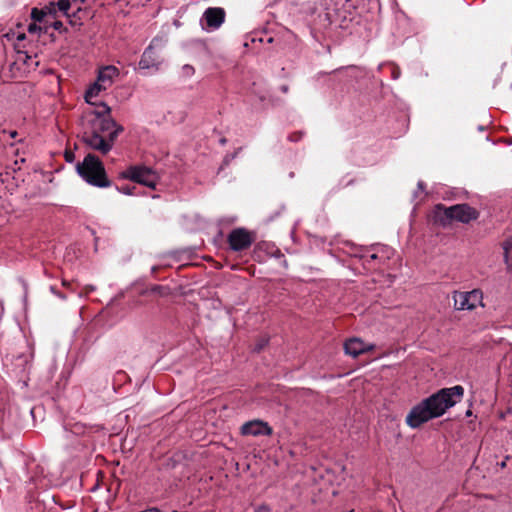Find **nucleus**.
<instances>
[{
  "mask_svg": "<svg viewBox=\"0 0 512 512\" xmlns=\"http://www.w3.org/2000/svg\"><path fill=\"white\" fill-rule=\"evenodd\" d=\"M392 76H393L394 79H398L399 76H400V72L398 70L397 71L394 70L393 73H392Z\"/></svg>",
  "mask_w": 512,
  "mask_h": 512,
  "instance_id": "23",
  "label": "nucleus"
},
{
  "mask_svg": "<svg viewBox=\"0 0 512 512\" xmlns=\"http://www.w3.org/2000/svg\"><path fill=\"white\" fill-rule=\"evenodd\" d=\"M121 176L149 188H155L157 182L156 174L145 166H130L121 173Z\"/></svg>",
  "mask_w": 512,
  "mask_h": 512,
  "instance_id": "6",
  "label": "nucleus"
},
{
  "mask_svg": "<svg viewBox=\"0 0 512 512\" xmlns=\"http://www.w3.org/2000/svg\"><path fill=\"white\" fill-rule=\"evenodd\" d=\"M27 31L30 33V34H40L42 32V29L40 26L37 25V22H32L28 25L27 27Z\"/></svg>",
  "mask_w": 512,
  "mask_h": 512,
  "instance_id": "17",
  "label": "nucleus"
},
{
  "mask_svg": "<svg viewBox=\"0 0 512 512\" xmlns=\"http://www.w3.org/2000/svg\"><path fill=\"white\" fill-rule=\"evenodd\" d=\"M299 138H300V136L295 137V138H294V137H292V136H290V137H289V139H290L291 141H297Z\"/></svg>",
  "mask_w": 512,
  "mask_h": 512,
  "instance_id": "26",
  "label": "nucleus"
},
{
  "mask_svg": "<svg viewBox=\"0 0 512 512\" xmlns=\"http://www.w3.org/2000/svg\"><path fill=\"white\" fill-rule=\"evenodd\" d=\"M500 465H501V467H502V468H504V467L506 466V462H505V461H503V462H501V464H500Z\"/></svg>",
  "mask_w": 512,
  "mask_h": 512,
  "instance_id": "29",
  "label": "nucleus"
},
{
  "mask_svg": "<svg viewBox=\"0 0 512 512\" xmlns=\"http://www.w3.org/2000/svg\"><path fill=\"white\" fill-rule=\"evenodd\" d=\"M161 48V40L157 38L152 39L149 46L145 48L141 55L140 61L138 63L139 69L151 70L153 72L159 71L162 64V58L160 55Z\"/></svg>",
  "mask_w": 512,
  "mask_h": 512,
  "instance_id": "4",
  "label": "nucleus"
},
{
  "mask_svg": "<svg viewBox=\"0 0 512 512\" xmlns=\"http://www.w3.org/2000/svg\"><path fill=\"white\" fill-rule=\"evenodd\" d=\"M63 24L61 21H55L53 24H52V27L55 29V30H60L62 28Z\"/></svg>",
  "mask_w": 512,
  "mask_h": 512,
  "instance_id": "22",
  "label": "nucleus"
},
{
  "mask_svg": "<svg viewBox=\"0 0 512 512\" xmlns=\"http://www.w3.org/2000/svg\"><path fill=\"white\" fill-rule=\"evenodd\" d=\"M118 74L119 70L115 66H105L99 70L97 80L102 84V88L108 89Z\"/></svg>",
  "mask_w": 512,
  "mask_h": 512,
  "instance_id": "12",
  "label": "nucleus"
},
{
  "mask_svg": "<svg viewBox=\"0 0 512 512\" xmlns=\"http://www.w3.org/2000/svg\"><path fill=\"white\" fill-rule=\"evenodd\" d=\"M76 169L83 180L92 186L105 188L111 185L103 163L93 154H88L81 163L77 164Z\"/></svg>",
  "mask_w": 512,
  "mask_h": 512,
  "instance_id": "3",
  "label": "nucleus"
},
{
  "mask_svg": "<svg viewBox=\"0 0 512 512\" xmlns=\"http://www.w3.org/2000/svg\"><path fill=\"white\" fill-rule=\"evenodd\" d=\"M66 160H67V161H71V159H70V155H68L67 153H66Z\"/></svg>",
  "mask_w": 512,
  "mask_h": 512,
  "instance_id": "30",
  "label": "nucleus"
},
{
  "mask_svg": "<svg viewBox=\"0 0 512 512\" xmlns=\"http://www.w3.org/2000/svg\"><path fill=\"white\" fill-rule=\"evenodd\" d=\"M267 344V340L265 339H262L254 348L255 351L259 352L260 350H262Z\"/></svg>",
  "mask_w": 512,
  "mask_h": 512,
  "instance_id": "18",
  "label": "nucleus"
},
{
  "mask_svg": "<svg viewBox=\"0 0 512 512\" xmlns=\"http://www.w3.org/2000/svg\"><path fill=\"white\" fill-rule=\"evenodd\" d=\"M418 189H419V190H423V189H424V184H423V182H421V181H419V182H418Z\"/></svg>",
  "mask_w": 512,
  "mask_h": 512,
  "instance_id": "25",
  "label": "nucleus"
},
{
  "mask_svg": "<svg viewBox=\"0 0 512 512\" xmlns=\"http://www.w3.org/2000/svg\"><path fill=\"white\" fill-rule=\"evenodd\" d=\"M185 69H187V71H190V70H193V67L185 66Z\"/></svg>",
  "mask_w": 512,
  "mask_h": 512,
  "instance_id": "28",
  "label": "nucleus"
},
{
  "mask_svg": "<svg viewBox=\"0 0 512 512\" xmlns=\"http://www.w3.org/2000/svg\"><path fill=\"white\" fill-rule=\"evenodd\" d=\"M281 91L283 93H286L288 91V86H286V85L281 86Z\"/></svg>",
  "mask_w": 512,
  "mask_h": 512,
  "instance_id": "24",
  "label": "nucleus"
},
{
  "mask_svg": "<svg viewBox=\"0 0 512 512\" xmlns=\"http://www.w3.org/2000/svg\"><path fill=\"white\" fill-rule=\"evenodd\" d=\"M437 213L442 212L447 220H457L462 223H468L478 217V212L467 204H457L450 207H444L439 204L436 206Z\"/></svg>",
  "mask_w": 512,
  "mask_h": 512,
  "instance_id": "5",
  "label": "nucleus"
},
{
  "mask_svg": "<svg viewBox=\"0 0 512 512\" xmlns=\"http://www.w3.org/2000/svg\"><path fill=\"white\" fill-rule=\"evenodd\" d=\"M45 16L46 13L42 9L33 8L31 11V18L34 22H41Z\"/></svg>",
  "mask_w": 512,
  "mask_h": 512,
  "instance_id": "16",
  "label": "nucleus"
},
{
  "mask_svg": "<svg viewBox=\"0 0 512 512\" xmlns=\"http://www.w3.org/2000/svg\"><path fill=\"white\" fill-rule=\"evenodd\" d=\"M255 512H270V509L266 505H261L255 509Z\"/></svg>",
  "mask_w": 512,
  "mask_h": 512,
  "instance_id": "21",
  "label": "nucleus"
},
{
  "mask_svg": "<svg viewBox=\"0 0 512 512\" xmlns=\"http://www.w3.org/2000/svg\"><path fill=\"white\" fill-rule=\"evenodd\" d=\"M185 69H187V71H190V70H193V67L185 66Z\"/></svg>",
  "mask_w": 512,
  "mask_h": 512,
  "instance_id": "27",
  "label": "nucleus"
},
{
  "mask_svg": "<svg viewBox=\"0 0 512 512\" xmlns=\"http://www.w3.org/2000/svg\"><path fill=\"white\" fill-rule=\"evenodd\" d=\"M504 260L508 269H512V239L506 240L503 243Z\"/></svg>",
  "mask_w": 512,
  "mask_h": 512,
  "instance_id": "13",
  "label": "nucleus"
},
{
  "mask_svg": "<svg viewBox=\"0 0 512 512\" xmlns=\"http://www.w3.org/2000/svg\"><path fill=\"white\" fill-rule=\"evenodd\" d=\"M463 395L464 388L461 385L440 389L410 410L406 416L407 425L415 429L431 419L442 416L449 408L460 402Z\"/></svg>",
  "mask_w": 512,
  "mask_h": 512,
  "instance_id": "2",
  "label": "nucleus"
},
{
  "mask_svg": "<svg viewBox=\"0 0 512 512\" xmlns=\"http://www.w3.org/2000/svg\"><path fill=\"white\" fill-rule=\"evenodd\" d=\"M105 90L97 79L89 86L85 92V101L95 106V109L86 112L82 118L83 142L104 155L112 150L119 134L124 131L123 126L111 117V108L95 100Z\"/></svg>",
  "mask_w": 512,
  "mask_h": 512,
  "instance_id": "1",
  "label": "nucleus"
},
{
  "mask_svg": "<svg viewBox=\"0 0 512 512\" xmlns=\"http://www.w3.org/2000/svg\"><path fill=\"white\" fill-rule=\"evenodd\" d=\"M57 10L62 12L65 16L69 17V9L71 7V2L69 0H59L55 3Z\"/></svg>",
  "mask_w": 512,
  "mask_h": 512,
  "instance_id": "15",
  "label": "nucleus"
},
{
  "mask_svg": "<svg viewBox=\"0 0 512 512\" xmlns=\"http://www.w3.org/2000/svg\"><path fill=\"white\" fill-rule=\"evenodd\" d=\"M372 348L373 345H367L359 338H351L344 344L345 353L354 358Z\"/></svg>",
  "mask_w": 512,
  "mask_h": 512,
  "instance_id": "11",
  "label": "nucleus"
},
{
  "mask_svg": "<svg viewBox=\"0 0 512 512\" xmlns=\"http://www.w3.org/2000/svg\"><path fill=\"white\" fill-rule=\"evenodd\" d=\"M225 10L220 7L207 8L201 18V25L203 29L214 31L220 28L225 20Z\"/></svg>",
  "mask_w": 512,
  "mask_h": 512,
  "instance_id": "9",
  "label": "nucleus"
},
{
  "mask_svg": "<svg viewBox=\"0 0 512 512\" xmlns=\"http://www.w3.org/2000/svg\"><path fill=\"white\" fill-rule=\"evenodd\" d=\"M120 192H122L123 194H126V195H132L133 194V191L131 188L129 187H122L119 189Z\"/></svg>",
  "mask_w": 512,
  "mask_h": 512,
  "instance_id": "20",
  "label": "nucleus"
},
{
  "mask_svg": "<svg viewBox=\"0 0 512 512\" xmlns=\"http://www.w3.org/2000/svg\"><path fill=\"white\" fill-rule=\"evenodd\" d=\"M392 252L393 251L391 249L382 247L381 249L377 250V252H374V253L370 254L369 256H367L366 262L370 263L371 261H374L377 259H382L384 257V255L386 258H389L390 254Z\"/></svg>",
  "mask_w": 512,
  "mask_h": 512,
  "instance_id": "14",
  "label": "nucleus"
},
{
  "mask_svg": "<svg viewBox=\"0 0 512 512\" xmlns=\"http://www.w3.org/2000/svg\"><path fill=\"white\" fill-rule=\"evenodd\" d=\"M482 292L472 290L467 292H454V308L456 310H473L482 302Z\"/></svg>",
  "mask_w": 512,
  "mask_h": 512,
  "instance_id": "7",
  "label": "nucleus"
},
{
  "mask_svg": "<svg viewBox=\"0 0 512 512\" xmlns=\"http://www.w3.org/2000/svg\"><path fill=\"white\" fill-rule=\"evenodd\" d=\"M254 241L253 233L245 228H235L228 235L229 247L233 251H243L248 249Z\"/></svg>",
  "mask_w": 512,
  "mask_h": 512,
  "instance_id": "8",
  "label": "nucleus"
},
{
  "mask_svg": "<svg viewBox=\"0 0 512 512\" xmlns=\"http://www.w3.org/2000/svg\"><path fill=\"white\" fill-rule=\"evenodd\" d=\"M50 291H51L54 295H56L57 297H59V298H61V299H65V298H66L63 294L59 293V292L56 290L55 286H50Z\"/></svg>",
  "mask_w": 512,
  "mask_h": 512,
  "instance_id": "19",
  "label": "nucleus"
},
{
  "mask_svg": "<svg viewBox=\"0 0 512 512\" xmlns=\"http://www.w3.org/2000/svg\"><path fill=\"white\" fill-rule=\"evenodd\" d=\"M241 433L251 436L271 435L272 428L262 420H251L242 425Z\"/></svg>",
  "mask_w": 512,
  "mask_h": 512,
  "instance_id": "10",
  "label": "nucleus"
}]
</instances>
